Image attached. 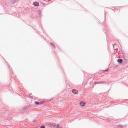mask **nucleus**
I'll return each mask as SVG.
<instances>
[{"label":"nucleus","mask_w":128,"mask_h":128,"mask_svg":"<svg viewBox=\"0 0 128 128\" xmlns=\"http://www.w3.org/2000/svg\"><path fill=\"white\" fill-rule=\"evenodd\" d=\"M8 2L11 4H14V3L16 2V0H8Z\"/></svg>","instance_id":"f257e3e1"},{"label":"nucleus","mask_w":128,"mask_h":128,"mask_svg":"<svg viewBox=\"0 0 128 128\" xmlns=\"http://www.w3.org/2000/svg\"><path fill=\"white\" fill-rule=\"evenodd\" d=\"M106 84V82H97L95 83V84Z\"/></svg>","instance_id":"f03ea898"},{"label":"nucleus","mask_w":128,"mask_h":128,"mask_svg":"<svg viewBox=\"0 0 128 128\" xmlns=\"http://www.w3.org/2000/svg\"><path fill=\"white\" fill-rule=\"evenodd\" d=\"M72 92L74 94H78V90H72Z\"/></svg>","instance_id":"7ed1b4c3"},{"label":"nucleus","mask_w":128,"mask_h":128,"mask_svg":"<svg viewBox=\"0 0 128 128\" xmlns=\"http://www.w3.org/2000/svg\"><path fill=\"white\" fill-rule=\"evenodd\" d=\"M35 104H37V106H42V104H44V102H35Z\"/></svg>","instance_id":"20e7f679"},{"label":"nucleus","mask_w":128,"mask_h":128,"mask_svg":"<svg viewBox=\"0 0 128 128\" xmlns=\"http://www.w3.org/2000/svg\"><path fill=\"white\" fill-rule=\"evenodd\" d=\"M34 4L35 6H40V3L38 2H35L34 3Z\"/></svg>","instance_id":"39448f33"},{"label":"nucleus","mask_w":128,"mask_h":128,"mask_svg":"<svg viewBox=\"0 0 128 128\" xmlns=\"http://www.w3.org/2000/svg\"><path fill=\"white\" fill-rule=\"evenodd\" d=\"M118 62H119V64H122V62H124V60H122V59H118Z\"/></svg>","instance_id":"423d86ee"},{"label":"nucleus","mask_w":128,"mask_h":128,"mask_svg":"<svg viewBox=\"0 0 128 128\" xmlns=\"http://www.w3.org/2000/svg\"><path fill=\"white\" fill-rule=\"evenodd\" d=\"M80 105L81 106H86V103L81 102L80 103Z\"/></svg>","instance_id":"0eeeda50"},{"label":"nucleus","mask_w":128,"mask_h":128,"mask_svg":"<svg viewBox=\"0 0 128 128\" xmlns=\"http://www.w3.org/2000/svg\"><path fill=\"white\" fill-rule=\"evenodd\" d=\"M51 126H56V124L52 123Z\"/></svg>","instance_id":"6e6552de"},{"label":"nucleus","mask_w":128,"mask_h":128,"mask_svg":"<svg viewBox=\"0 0 128 128\" xmlns=\"http://www.w3.org/2000/svg\"><path fill=\"white\" fill-rule=\"evenodd\" d=\"M51 46H54V48H56V46H54V44L53 43H50Z\"/></svg>","instance_id":"1a4fd4ad"},{"label":"nucleus","mask_w":128,"mask_h":128,"mask_svg":"<svg viewBox=\"0 0 128 128\" xmlns=\"http://www.w3.org/2000/svg\"><path fill=\"white\" fill-rule=\"evenodd\" d=\"M56 128H60V125H57Z\"/></svg>","instance_id":"9d476101"},{"label":"nucleus","mask_w":128,"mask_h":128,"mask_svg":"<svg viewBox=\"0 0 128 128\" xmlns=\"http://www.w3.org/2000/svg\"><path fill=\"white\" fill-rule=\"evenodd\" d=\"M40 128H46V126H42L40 127Z\"/></svg>","instance_id":"9b49d317"},{"label":"nucleus","mask_w":128,"mask_h":128,"mask_svg":"<svg viewBox=\"0 0 128 128\" xmlns=\"http://www.w3.org/2000/svg\"><path fill=\"white\" fill-rule=\"evenodd\" d=\"M119 128H122V126H119Z\"/></svg>","instance_id":"f8f14e48"},{"label":"nucleus","mask_w":128,"mask_h":128,"mask_svg":"<svg viewBox=\"0 0 128 128\" xmlns=\"http://www.w3.org/2000/svg\"><path fill=\"white\" fill-rule=\"evenodd\" d=\"M104 72H108V70H104Z\"/></svg>","instance_id":"ddd939ff"},{"label":"nucleus","mask_w":128,"mask_h":128,"mask_svg":"<svg viewBox=\"0 0 128 128\" xmlns=\"http://www.w3.org/2000/svg\"><path fill=\"white\" fill-rule=\"evenodd\" d=\"M39 12H42V11L41 10H39Z\"/></svg>","instance_id":"4468645a"},{"label":"nucleus","mask_w":128,"mask_h":128,"mask_svg":"<svg viewBox=\"0 0 128 128\" xmlns=\"http://www.w3.org/2000/svg\"><path fill=\"white\" fill-rule=\"evenodd\" d=\"M50 102V100H49L48 102Z\"/></svg>","instance_id":"2eb2a0df"}]
</instances>
